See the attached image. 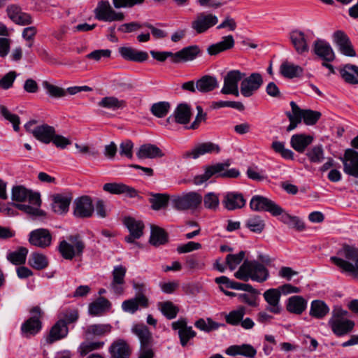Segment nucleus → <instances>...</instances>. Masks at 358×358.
<instances>
[{
  "mask_svg": "<svg viewBox=\"0 0 358 358\" xmlns=\"http://www.w3.org/2000/svg\"><path fill=\"white\" fill-rule=\"evenodd\" d=\"M245 257V252L241 251L238 254H229L226 257V263L230 270H234L238 265L243 260Z\"/></svg>",
  "mask_w": 358,
  "mask_h": 358,
  "instance_id": "obj_64",
  "label": "nucleus"
},
{
  "mask_svg": "<svg viewBox=\"0 0 358 358\" xmlns=\"http://www.w3.org/2000/svg\"><path fill=\"white\" fill-rule=\"evenodd\" d=\"M333 42L341 54L347 57H355L356 52L348 35L341 30H337L332 35Z\"/></svg>",
  "mask_w": 358,
  "mask_h": 358,
  "instance_id": "obj_14",
  "label": "nucleus"
},
{
  "mask_svg": "<svg viewBox=\"0 0 358 358\" xmlns=\"http://www.w3.org/2000/svg\"><path fill=\"white\" fill-rule=\"evenodd\" d=\"M112 358H128L130 355V348L123 340L114 342L110 347Z\"/></svg>",
  "mask_w": 358,
  "mask_h": 358,
  "instance_id": "obj_37",
  "label": "nucleus"
},
{
  "mask_svg": "<svg viewBox=\"0 0 358 358\" xmlns=\"http://www.w3.org/2000/svg\"><path fill=\"white\" fill-rule=\"evenodd\" d=\"M246 227L252 232L261 233L264 227V221L259 216H253L246 221Z\"/></svg>",
  "mask_w": 358,
  "mask_h": 358,
  "instance_id": "obj_58",
  "label": "nucleus"
},
{
  "mask_svg": "<svg viewBox=\"0 0 358 358\" xmlns=\"http://www.w3.org/2000/svg\"><path fill=\"white\" fill-rule=\"evenodd\" d=\"M246 203L242 194L235 192H227L224 195L222 204L228 210L242 208Z\"/></svg>",
  "mask_w": 358,
  "mask_h": 358,
  "instance_id": "obj_23",
  "label": "nucleus"
},
{
  "mask_svg": "<svg viewBox=\"0 0 358 358\" xmlns=\"http://www.w3.org/2000/svg\"><path fill=\"white\" fill-rule=\"evenodd\" d=\"M280 220L286 224L289 227L294 228L298 231H302L305 229L304 222L298 217L292 216L288 213L282 212Z\"/></svg>",
  "mask_w": 358,
  "mask_h": 358,
  "instance_id": "obj_50",
  "label": "nucleus"
},
{
  "mask_svg": "<svg viewBox=\"0 0 358 358\" xmlns=\"http://www.w3.org/2000/svg\"><path fill=\"white\" fill-rule=\"evenodd\" d=\"M0 113L5 119L13 124V129L17 131L20 129V117L17 115L10 113L8 108L3 105L0 106Z\"/></svg>",
  "mask_w": 358,
  "mask_h": 358,
  "instance_id": "obj_62",
  "label": "nucleus"
},
{
  "mask_svg": "<svg viewBox=\"0 0 358 358\" xmlns=\"http://www.w3.org/2000/svg\"><path fill=\"white\" fill-rule=\"evenodd\" d=\"M131 331L140 340L141 346H148L152 342V334L144 324H134Z\"/></svg>",
  "mask_w": 358,
  "mask_h": 358,
  "instance_id": "obj_39",
  "label": "nucleus"
},
{
  "mask_svg": "<svg viewBox=\"0 0 358 358\" xmlns=\"http://www.w3.org/2000/svg\"><path fill=\"white\" fill-rule=\"evenodd\" d=\"M31 317L22 325L21 329L25 336L36 334L41 329L40 319L43 315L41 309L36 306L31 310Z\"/></svg>",
  "mask_w": 358,
  "mask_h": 358,
  "instance_id": "obj_13",
  "label": "nucleus"
},
{
  "mask_svg": "<svg viewBox=\"0 0 358 358\" xmlns=\"http://www.w3.org/2000/svg\"><path fill=\"white\" fill-rule=\"evenodd\" d=\"M329 312L328 306L321 300H314L311 302L310 315L317 319L324 317Z\"/></svg>",
  "mask_w": 358,
  "mask_h": 358,
  "instance_id": "obj_43",
  "label": "nucleus"
},
{
  "mask_svg": "<svg viewBox=\"0 0 358 358\" xmlns=\"http://www.w3.org/2000/svg\"><path fill=\"white\" fill-rule=\"evenodd\" d=\"M85 247V243L80 237L75 235L61 241L58 245V250L64 259L71 260L75 257L81 256Z\"/></svg>",
  "mask_w": 358,
  "mask_h": 358,
  "instance_id": "obj_4",
  "label": "nucleus"
},
{
  "mask_svg": "<svg viewBox=\"0 0 358 358\" xmlns=\"http://www.w3.org/2000/svg\"><path fill=\"white\" fill-rule=\"evenodd\" d=\"M245 76V73L239 70H231L224 76L221 93L239 96L238 83Z\"/></svg>",
  "mask_w": 358,
  "mask_h": 358,
  "instance_id": "obj_8",
  "label": "nucleus"
},
{
  "mask_svg": "<svg viewBox=\"0 0 358 358\" xmlns=\"http://www.w3.org/2000/svg\"><path fill=\"white\" fill-rule=\"evenodd\" d=\"M149 306V300L147 296H134L124 301L122 303V309L125 313H135L139 308H146Z\"/></svg>",
  "mask_w": 358,
  "mask_h": 358,
  "instance_id": "obj_24",
  "label": "nucleus"
},
{
  "mask_svg": "<svg viewBox=\"0 0 358 358\" xmlns=\"http://www.w3.org/2000/svg\"><path fill=\"white\" fill-rule=\"evenodd\" d=\"M28 254V249L24 247H20L17 250L8 252L7 259L12 264L20 265L25 263Z\"/></svg>",
  "mask_w": 358,
  "mask_h": 358,
  "instance_id": "obj_49",
  "label": "nucleus"
},
{
  "mask_svg": "<svg viewBox=\"0 0 358 358\" xmlns=\"http://www.w3.org/2000/svg\"><path fill=\"white\" fill-rule=\"evenodd\" d=\"M338 257H335L345 262H352L354 264L358 259V249L355 247L345 245L338 251Z\"/></svg>",
  "mask_w": 358,
  "mask_h": 358,
  "instance_id": "obj_41",
  "label": "nucleus"
},
{
  "mask_svg": "<svg viewBox=\"0 0 358 358\" xmlns=\"http://www.w3.org/2000/svg\"><path fill=\"white\" fill-rule=\"evenodd\" d=\"M94 13L97 20L103 22H120L125 17L122 12L115 10L108 1H99Z\"/></svg>",
  "mask_w": 358,
  "mask_h": 358,
  "instance_id": "obj_6",
  "label": "nucleus"
},
{
  "mask_svg": "<svg viewBox=\"0 0 358 358\" xmlns=\"http://www.w3.org/2000/svg\"><path fill=\"white\" fill-rule=\"evenodd\" d=\"M55 133V128L48 124L38 126L31 130L32 135L37 140L46 144L51 142Z\"/></svg>",
  "mask_w": 358,
  "mask_h": 358,
  "instance_id": "obj_33",
  "label": "nucleus"
},
{
  "mask_svg": "<svg viewBox=\"0 0 358 358\" xmlns=\"http://www.w3.org/2000/svg\"><path fill=\"white\" fill-rule=\"evenodd\" d=\"M168 241V236L165 231L159 227L151 226L150 243L154 246H159Z\"/></svg>",
  "mask_w": 358,
  "mask_h": 358,
  "instance_id": "obj_44",
  "label": "nucleus"
},
{
  "mask_svg": "<svg viewBox=\"0 0 358 358\" xmlns=\"http://www.w3.org/2000/svg\"><path fill=\"white\" fill-rule=\"evenodd\" d=\"M289 40L298 54L303 55L309 52L308 34L300 30H293L289 33Z\"/></svg>",
  "mask_w": 358,
  "mask_h": 358,
  "instance_id": "obj_15",
  "label": "nucleus"
},
{
  "mask_svg": "<svg viewBox=\"0 0 358 358\" xmlns=\"http://www.w3.org/2000/svg\"><path fill=\"white\" fill-rule=\"evenodd\" d=\"M220 150V148L217 144L212 142H206L196 145L194 149L187 152L185 155L187 157L196 159L205 154L218 153Z\"/></svg>",
  "mask_w": 358,
  "mask_h": 358,
  "instance_id": "obj_26",
  "label": "nucleus"
},
{
  "mask_svg": "<svg viewBox=\"0 0 358 358\" xmlns=\"http://www.w3.org/2000/svg\"><path fill=\"white\" fill-rule=\"evenodd\" d=\"M94 212L92 199L84 196L75 201L74 215L79 217H89Z\"/></svg>",
  "mask_w": 358,
  "mask_h": 358,
  "instance_id": "obj_20",
  "label": "nucleus"
},
{
  "mask_svg": "<svg viewBox=\"0 0 358 358\" xmlns=\"http://www.w3.org/2000/svg\"><path fill=\"white\" fill-rule=\"evenodd\" d=\"M12 200L17 202L28 201L29 203L36 207L40 206L41 201L40 194L29 190L22 185L13 186L11 191Z\"/></svg>",
  "mask_w": 358,
  "mask_h": 358,
  "instance_id": "obj_9",
  "label": "nucleus"
},
{
  "mask_svg": "<svg viewBox=\"0 0 358 358\" xmlns=\"http://www.w3.org/2000/svg\"><path fill=\"white\" fill-rule=\"evenodd\" d=\"M225 352L233 357L241 355L247 358H254L257 355V350L250 344H241L229 346Z\"/></svg>",
  "mask_w": 358,
  "mask_h": 358,
  "instance_id": "obj_28",
  "label": "nucleus"
},
{
  "mask_svg": "<svg viewBox=\"0 0 358 358\" xmlns=\"http://www.w3.org/2000/svg\"><path fill=\"white\" fill-rule=\"evenodd\" d=\"M170 109L169 102L161 101L154 103L151 107V112L157 117H163L166 116Z\"/></svg>",
  "mask_w": 358,
  "mask_h": 358,
  "instance_id": "obj_61",
  "label": "nucleus"
},
{
  "mask_svg": "<svg viewBox=\"0 0 358 358\" xmlns=\"http://www.w3.org/2000/svg\"><path fill=\"white\" fill-rule=\"evenodd\" d=\"M219 83L217 78L211 76H203L196 83V90L201 92L206 93L218 87Z\"/></svg>",
  "mask_w": 358,
  "mask_h": 358,
  "instance_id": "obj_35",
  "label": "nucleus"
},
{
  "mask_svg": "<svg viewBox=\"0 0 358 358\" xmlns=\"http://www.w3.org/2000/svg\"><path fill=\"white\" fill-rule=\"evenodd\" d=\"M164 155L162 150L154 144H143L140 146L136 152L138 159H155L162 157Z\"/></svg>",
  "mask_w": 358,
  "mask_h": 358,
  "instance_id": "obj_29",
  "label": "nucleus"
},
{
  "mask_svg": "<svg viewBox=\"0 0 358 358\" xmlns=\"http://www.w3.org/2000/svg\"><path fill=\"white\" fill-rule=\"evenodd\" d=\"M59 317V320H62L67 326L78 320V311L76 308H67L60 313Z\"/></svg>",
  "mask_w": 358,
  "mask_h": 358,
  "instance_id": "obj_59",
  "label": "nucleus"
},
{
  "mask_svg": "<svg viewBox=\"0 0 358 358\" xmlns=\"http://www.w3.org/2000/svg\"><path fill=\"white\" fill-rule=\"evenodd\" d=\"M126 272V268L121 265L115 266L112 272L113 279L109 287L117 296H120L124 292Z\"/></svg>",
  "mask_w": 358,
  "mask_h": 358,
  "instance_id": "obj_16",
  "label": "nucleus"
},
{
  "mask_svg": "<svg viewBox=\"0 0 358 358\" xmlns=\"http://www.w3.org/2000/svg\"><path fill=\"white\" fill-rule=\"evenodd\" d=\"M228 166L229 164L221 163L208 166L206 168L203 173L197 175L194 178L193 182L196 185H199L207 181L214 175H217L219 176L225 178L238 177L240 175L238 170L236 169L225 170V167Z\"/></svg>",
  "mask_w": 358,
  "mask_h": 358,
  "instance_id": "obj_5",
  "label": "nucleus"
},
{
  "mask_svg": "<svg viewBox=\"0 0 358 358\" xmlns=\"http://www.w3.org/2000/svg\"><path fill=\"white\" fill-rule=\"evenodd\" d=\"M111 326L108 324H95L90 325L85 331L86 338L92 336H102L111 331Z\"/></svg>",
  "mask_w": 358,
  "mask_h": 358,
  "instance_id": "obj_42",
  "label": "nucleus"
},
{
  "mask_svg": "<svg viewBox=\"0 0 358 358\" xmlns=\"http://www.w3.org/2000/svg\"><path fill=\"white\" fill-rule=\"evenodd\" d=\"M343 165V172L350 176L358 178V152L348 148L345 150L343 156L339 157Z\"/></svg>",
  "mask_w": 358,
  "mask_h": 358,
  "instance_id": "obj_12",
  "label": "nucleus"
},
{
  "mask_svg": "<svg viewBox=\"0 0 358 358\" xmlns=\"http://www.w3.org/2000/svg\"><path fill=\"white\" fill-rule=\"evenodd\" d=\"M313 140V137L309 135L294 134L291 137L290 144L294 150L301 153L312 143Z\"/></svg>",
  "mask_w": 358,
  "mask_h": 358,
  "instance_id": "obj_36",
  "label": "nucleus"
},
{
  "mask_svg": "<svg viewBox=\"0 0 358 358\" xmlns=\"http://www.w3.org/2000/svg\"><path fill=\"white\" fill-rule=\"evenodd\" d=\"M203 198L196 192H185L173 195L171 198L172 207L178 211L194 210L201 203Z\"/></svg>",
  "mask_w": 358,
  "mask_h": 358,
  "instance_id": "obj_3",
  "label": "nucleus"
},
{
  "mask_svg": "<svg viewBox=\"0 0 358 358\" xmlns=\"http://www.w3.org/2000/svg\"><path fill=\"white\" fill-rule=\"evenodd\" d=\"M307 301L301 296H293L288 299L287 310L294 314L300 315L306 308Z\"/></svg>",
  "mask_w": 358,
  "mask_h": 358,
  "instance_id": "obj_38",
  "label": "nucleus"
},
{
  "mask_svg": "<svg viewBox=\"0 0 358 358\" xmlns=\"http://www.w3.org/2000/svg\"><path fill=\"white\" fill-rule=\"evenodd\" d=\"M218 22V18L212 13H200L191 22L192 29L196 34H203L207 31Z\"/></svg>",
  "mask_w": 358,
  "mask_h": 358,
  "instance_id": "obj_11",
  "label": "nucleus"
},
{
  "mask_svg": "<svg viewBox=\"0 0 358 358\" xmlns=\"http://www.w3.org/2000/svg\"><path fill=\"white\" fill-rule=\"evenodd\" d=\"M348 312L341 306H335L328 320V325L334 334L338 337L344 336L352 331L355 326L353 320L347 318Z\"/></svg>",
  "mask_w": 358,
  "mask_h": 358,
  "instance_id": "obj_2",
  "label": "nucleus"
},
{
  "mask_svg": "<svg viewBox=\"0 0 358 358\" xmlns=\"http://www.w3.org/2000/svg\"><path fill=\"white\" fill-rule=\"evenodd\" d=\"M169 197L166 194H154L150 199V202L152 204L151 207L155 210H159L167 205Z\"/></svg>",
  "mask_w": 358,
  "mask_h": 358,
  "instance_id": "obj_60",
  "label": "nucleus"
},
{
  "mask_svg": "<svg viewBox=\"0 0 358 358\" xmlns=\"http://www.w3.org/2000/svg\"><path fill=\"white\" fill-rule=\"evenodd\" d=\"M29 264L34 268L41 270L48 266V261L45 255L34 252L30 255Z\"/></svg>",
  "mask_w": 358,
  "mask_h": 358,
  "instance_id": "obj_56",
  "label": "nucleus"
},
{
  "mask_svg": "<svg viewBox=\"0 0 358 358\" xmlns=\"http://www.w3.org/2000/svg\"><path fill=\"white\" fill-rule=\"evenodd\" d=\"M299 111L298 116L301 120L303 119L306 124L313 125L321 117V113L318 111L312 110H302L299 107Z\"/></svg>",
  "mask_w": 358,
  "mask_h": 358,
  "instance_id": "obj_51",
  "label": "nucleus"
},
{
  "mask_svg": "<svg viewBox=\"0 0 358 358\" xmlns=\"http://www.w3.org/2000/svg\"><path fill=\"white\" fill-rule=\"evenodd\" d=\"M103 189L113 194H124L130 198H134L138 196V192L134 188L121 182L106 183L103 186Z\"/></svg>",
  "mask_w": 358,
  "mask_h": 358,
  "instance_id": "obj_25",
  "label": "nucleus"
},
{
  "mask_svg": "<svg viewBox=\"0 0 358 358\" xmlns=\"http://www.w3.org/2000/svg\"><path fill=\"white\" fill-rule=\"evenodd\" d=\"M341 74L347 83L351 84L358 83V66L347 64L341 70Z\"/></svg>",
  "mask_w": 358,
  "mask_h": 358,
  "instance_id": "obj_48",
  "label": "nucleus"
},
{
  "mask_svg": "<svg viewBox=\"0 0 358 358\" xmlns=\"http://www.w3.org/2000/svg\"><path fill=\"white\" fill-rule=\"evenodd\" d=\"M263 296L268 303L266 309L275 314L280 313L281 311V307L280 306L281 292L280 288L268 289L264 292Z\"/></svg>",
  "mask_w": 358,
  "mask_h": 358,
  "instance_id": "obj_22",
  "label": "nucleus"
},
{
  "mask_svg": "<svg viewBox=\"0 0 358 358\" xmlns=\"http://www.w3.org/2000/svg\"><path fill=\"white\" fill-rule=\"evenodd\" d=\"M280 71L284 77L292 78L301 75L303 69L299 65L285 62L281 64Z\"/></svg>",
  "mask_w": 358,
  "mask_h": 358,
  "instance_id": "obj_46",
  "label": "nucleus"
},
{
  "mask_svg": "<svg viewBox=\"0 0 358 358\" xmlns=\"http://www.w3.org/2000/svg\"><path fill=\"white\" fill-rule=\"evenodd\" d=\"M111 306L110 302L104 297H99L95 301L89 305V313L91 315L96 316L108 310Z\"/></svg>",
  "mask_w": 358,
  "mask_h": 358,
  "instance_id": "obj_40",
  "label": "nucleus"
},
{
  "mask_svg": "<svg viewBox=\"0 0 358 358\" xmlns=\"http://www.w3.org/2000/svg\"><path fill=\"white\" fill-rule=\"evenodd\" d=\"M191 117V110L187 104H179L174 110L173 115L169 116L167 119L169 122H176L178 124H185L189 122Z\"/></svg>",
  "mask_w": 358,
  "mask_h": 358,
  "instance_id": "obj_27",
  "label": "nucleus"
},
{
  "mask_svg": "<svg viewBox=\"0 0 358 358\" xmlns=\"http://www.w3.org/2000/svg\"><path fill=\"white\" fill-rule=\"evenodd\" d=\"M124 224L130 233L129 236L124 238L127 243H134L135 239H138L143 236L144 229L143 222L132 217H127L124 219Z\"/></svg>",
  "mask_w": 358,
  "mask_h": 358,
  "instance_id": "obj_19",
  "label": "nucleus"
},
{
  "mask_svg": "<svg viewBox=\"0 0 358 358\" xmlns=\"http://www.w3.org/2000/svg\"><path fill=\"white\" fill-rule=\"evenodd\" d=\"M234 276L245 282L250 279L258 282H264L268 279L270 275L267 268L257 260H246L234 273Z\"/></svg>",
  "mask_w": 358,
  "mask_h": 358,
  "instance_id": "obj_1",
  "label": "nucleus"
},
{
  "mask_svg": "<svg viewBox=\"0 0 358 358\" xmlns=\"http://www.w3.org/2000/svg\"><path fill=\"white\" fill-rule=\"evenodd\" d=\"M98 106L109 110H116L124 108L126 103L124 100L119 99L115 96H106L98 103Z\"/></svg>",
  "mask_w": 358,
  "mask_h": 358,
  "instance_id": "obj_45",
  "label": "nucleus"
},
{
  "mask_svg": "<svg viewBox=\"0 0 358 358\" xmlns=\"http://www.w3.org/2000/svg\"><path fill=\"white\" fill-rule=\"evenodd\" d=\"M309 161L312 163L320 164L324 159V152L322 145H315L306 152Z\"/></svg>",
  "mask_w": 358,
  "mask_h": 358,
  "instance_id": "obj_55",
  "label": "nucleus"
},
{
  "mask_svg": "<svg viewBox=\"0 0 358 358\" xmlns=\"http://www.w3.org/2000/svg\"><path fill=\"white\" fill-rule=\"evenodd\" d=\"M200 53L201 50L198 45H189L176 52L175 61H179V62L192 61Z\"/></svg>",
  "mask_w": 358,
  "mask_h": 358,
  "instance_id": "obj_34",
  "label": "nucleus"
},
{
  "mask_svg": "<svg viewBox=\"0 0 358 358\" xmlns=\"http://www.w3.org/2000/svg\"><path fill=\"white\" fill-rule=\"evenodd\" d=\"M68 333V327L62 320H58V321L52 327L47 338V342L48 343H52L57 341L61 340L66 337Z\"/></svg>",
  "mask_w": 358,
  "mask_h": 358,
  "instance_id": "obj_30",
  "label": "nucleus"
},
{
  "mask_svg": "<svg viewBox=\"0 0 358 358\" xmlns=\"http://www.w3.org/2000/svg\"><path fill=\"white\" fill-rule=\"evenodd\" d=\"M171 326L174 330L178 331L180 342L183 347L186 346L188 341L196 335V332L192 329V327L187 326V320L185 318H180L173 322Z\"/></svg>",
  "mask_w": 358,
  "mask_h": 358,
  "instance_id": "obj_17",
  "label": "nucleus"
},
{
  "mask_svg": "<svg viewBox=\"0 0 358 358\" xmlns=\"http://www.w3.org/2000/svg\"><path fill=\"white\" fill-rule=\"evenodd\" d=\"M162 313L169 320H172L177 316L178 308L171 301L159 302L157 304Z\"/></svg>",
  "mask_w": 358,
  "mask_h": 358,
  "instance_id": "obj_52",
  "label": "nucleus"
},
{
  "mask_svg": "<svg viewBox=\"0 0 358 358\" xmlns=\"http://www.w3.org/2000/svg\"><path fill=\"white\" fill-rule=\"evenodd\" d=\"M246 313V308L244 306H239L236 310L231 311L226 316V322L232 325H238L243 320Z\"/></svg>",
  "mask_w": 358,
  "mask_h": 358,
  "instance_id": "obj_53",
  "label": "nucleus"
},
{
  "mask_svg": "<svg viewBox=\"0 0 358 358\" xmlns=\"http://www.w3.org/2000/svg\"><path fill=\"white\" fill-rule=\"evenodd\" d=\"M250 208L255 211H267L273 216L280 215L283 209L272 200L259 195L254 196L250 202Z\"/></svg>",
  "mask_w": 358,
  "mask_h": 358,
  "instance_id": "obj_7",
  "label": "nucleus"
},
{
  "mask_svg": "<svg viewBox=\"0 0 358 358\" xmlns=\"http://www.w3.org/2000/svg\"><path fill=\"white\" fill-rule=\"evenodd\" d=\"M119 52L126 60L143 62L148 59V54L146 52L138 50L130 47H122L119 49Z\"/></svg>",
  "mask_w": 358,
  "mask_h": 358,
  "instance_id": "obj_32",
  "label": "nucleus"
},
{
  "mask_svg": "<svg viewBox=\"0 0 358 358\" xmlns=\"http://www.w3.org/2000/svg\"><path fill=\"white\" fill-rule=\"evenodd\" d=\"M290 106L292 108V113L287 112L286 113V115L287 117L289 118V120L290 122L289 125L287 128V131H290L293 129H294L297 124H299L301 121L299 118V106L294 101L290 102Z\"/></svg>",
  "mask_w": 358,
  "mask_h": 358,
  "instance_id": "obj_54",
  "label": "nucleus"
},
{
  "mask_svg": "<svg viewBox=\"0 0 358 358\" xmlns=\"http://www.w3.org/2000/svg\"><path fill=\"white\" fill-rule=\"evenodd\" d=\"M330 259L332 263L336 265L342 271L350 273L355 276H358V259L355 264L352 262H345L335 257H331Z\"/></svg>",
  "mask_w": 358,
  "mask_h": 358,
  "instance_id": "obj_47",
  "label": "nucleus"
},
{
  "mask_svg": "<svg viewBox=\"0 0 358 358\" xmlns=\"http://www.w3.org/2000/svg\"><path fill=\"white\" fill-rule=\"evenodd\" d=\"M52 208L54 212L62 214L69 210L71 197L68 194H56L52 196Z\"/></svg>",
  "mask_w": 358,
  "mask_h": 358,
  "instance_id": "obj_31",
  "label": "nucleus"
},
{
  "mask_svg": "<svg viewBox=\"0 0 358 358\" xmlns=\"http://www.w3.org/2000/svg\"><path fill=\"white\" fill-rule=\"evenodd\" d=\"M42 85L46 93L50 97L61 98L66 96V90L59 86L51 84L48 81H43Z\"/></svg>",
  "mask_w": 358,
  "mask_h": 358,
  "instance_id": "obj_57",
  "label": "nucleus"
},
{
  "mask_svg": "<svg viewBox=\"0 0 358 358\" xmlns=\"http://www.w3.org/2000/svg\"><path fill=\"white\" fill-rule=\"evenodd\" d=\"M314 53L326 62H332L335 59L334 52L330 44L324 40L317 39L313 43Z\"/></svg>",
  "mask_w": 358,
  "mask_h": 358,
  "instance_id": "obj_21",
  "label": "nucleus"
},
{
  "mask_svg": "<svg viewBox=\"0 0 358 358\" xmlns=\"http://www.w3.org/2000/svg\"><path fill=\"white\" fill-rule=\"evenodd\" d=\"M29 242L31 245L45 248L51 245L52 236L46 229H38L31 231L29 236Z\"/></svg>",
  "mask_w": 358,
  "mask_h": 358,
  "instance_id": "obj_18",
  "label": "nucleus"
},
{
  "mask_svg": "<svg viewBox=\"0 0 358 358\" xmlns=\"http://www.w3.org/2000/svg\"><path fill=\"white\" fill-rule=\"evenodd\" d=\"M263 82V78L260 73H252L241 80L240 92L243 96L250 97L260 88Z\"/></svg>",
  "mask_w": 358,
  "mask_h": 358,
  "instance_id": "obj_10",
  "label": "nucleus"
},
{
  "mask_svg": "<svg viewBox=\"0 0 358 358\" xmlns=\"http://www.w3.org/2000/svg\"><path fill=\"white\" fill-rule=\"evenodd\" d=\"M194 325L199 329L206 332L215 330L219 327V324L213 322L210 319H207L206 320L199 319L195 322Z\"/></svg>",
  "mask_w": 358,
  "mask_h": 358,
  "instance_id": "obj_63",
  "label": "nucleus"
}]
</instances>
